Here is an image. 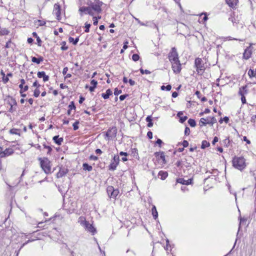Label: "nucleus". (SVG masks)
I'll return each instance as SVG.
<instances>
[{"mask_svg":"<svg viewBox=\"0 0 256 256\" xmlns=\"http://www.w3.org/2000/svg\"><path fill=\"white\" fill-rule=\"evenodd\" d=\"M79 121L78 120H76L75 122H74L72 124L74 130H77L78 128V124H79Z\"/></svg>","mask_w":256,"mask_h":256,"instance_id":"nucleus-42","label":"nucleus"},{"mask_svg":"<svg viewBox=\"0 0 256 256\" xmlns=\"http://www.w3.org/2000/svg\"><path fill=\"white\" fill-rule=\"evenodd\" d=\"M226 2L230 7L234 8L237 4L238 0H226Z\"/></svg>","mask_w":256,"mask_h":256,"instance_id":"nucleus-20","label":"nucleus"},{"mask_svg":"<svg viewBox=\"0 0 256 256\" xmlns=\"http://www.w3.org/2000/svg\"><path fill=\"white\" fill-rule=\"evenodd\" d=\"M232 166L242 171L246 166V160L242 156H234L232 160Z\"/></svg>","mask_w":256,"mask_h":256,"instance_id":"nucleus-2","label":"nucleus"},{"mask_svg":"<svg viewBox=\"0 0 256 256\" xmlns=\"http://www.w3.org/2000/svg\"><path fill=\"white\" fill-rule=\"evenodd\" d=\"M120 160L118 155H114L109 166V170H114L118 164Z\"/></svg>","mask_w":256,"mask_h":256,"instance_id":"nucleus-10","label":"nucleus"},{"mask_svg":"<svg viewBox=\"0 0 256 256\" xmlns=\"http://www.w3.org/2000/svg\"><path fill=\"white\" fill-rule=\"evenodd\" d=\"M116 133L117 129L116 127H112L108 129L105 134V136L108 138L107 140H109L115 138L116 136Z\"/></svg>","mask_w":256,"mask_h":256,"instance_id":"nucleus-9","label":"nucleus"},{"mask_svg":"<svg viewBox=\"0 0 256 256\" xmlns=\"http://www.w3.org/2000/svg\"><path fill=\"white\" fill-rule=\"evenodd\" d=\"M248 93V90L247 88V86H242L239 88L238 94L240 96H245Z\"/></svg>","mask_w":256,"mask_h":256,"instance_id":"nucleus-19","label":"nucleus"},{"mask_svg":"<svg viewBox=\"0 0 256 256\" xmlns=\"http://www.w3.org/2000/svg\"><path fill=\"white\" fill-rule=\"evenodd\" d=\"M68 172V168H60L58 172L56 174L57 178H60L66 175Z\"/></svg>","mask_w":256,"mask_h":256,"instance_id":"nucleus-15","label":"nucleus"},{"mask_svg":"<svg viewBox=\"0 0 256 256\" xmlns=\"http://www.w3.org/2000/svg\"><path fill=\"white\" fill-rule=\"evenodd\" d=\"M168 58L170 62L178 60V55L175 47L172 48L168 54Z\"/></svg>","mask_w":256,"mask_h":256,"instance_id":"nucleus-5","label":"nucleus"},{"mask_svg":"<svg viewBox=\"0 0 256 256\" xmlns=\"http://www.w3.org/2000/svg\"><path fill=\"white\" fill-rule=\"evenodd\" d=\"M91 8L89 6H82L79 8L80 14L81 16H83V14H90Z\"/></svg>","mask_w":256,"mask_h":256,"instance_id":"nucleus-16","label":"nucleus"},{"mask_svg":"<svg viewBox=\"0 0 256 256\" xmlns=\"http://www.w3.org/2000/svg\"><path fill=\"white\" fill-rule=\"evenodd\" d=\"M91 24H88V22L85 23V30L84 32H90V27Z\"/></svg>","mask_w":256,"mask_h":256,"instance_id":"nucleus-43","label":"nucleus"},{"mask_svg":"<svg viewBox=\"0 0 256 256\" xmlns=\"http://www.w3.org/2000/svg\"><path fill=\"white\" fill-rule=\"evenodd\" d=\"M92 20H93V21H94L93 24L94 26H96L98 24V20L97 17L96 16H93Z\"/></svg>","mask_w":256,"mask_h":256,"instance_id":"nucleus-56","label":"nucleus"},{"mask_svg":"<svg viewBox=\"0 0 256 256\" xmlns=\"http://www.w3.org/2000/svg\"><path fill=\"white\" fill-rule=\"evenodd\" d=\"M248 75L250 78L255 77L256 74H255L254 71L253 70L250 69L248 72Z\"/></svg>","mask_w":256,"mask_h":256,"instance_id":"nucleus-40","label":"nucleus"},{"mask_svg":"<svg viewBox=\"0 0 256 256\" xmlns=\"http://www.w3.org/2000/svg\"><path fill=\"white\" fill-rule=\"evenodd\" d=\"M2 82L4 84H6L9 80L7 76H4V77L2 78Z\"/></svg>","mask_w":256,"mask_h":256,"instance_id":"nucleus-57","label":"nucleus"},{"mask_svg":"<svg viewBox=\"0 0 256 256\" xmlns=\"http://www.w3.org/2000/svg\"><path fill=\"white\" fill-rule=\"evenodd\" d=\"M158 176H160V179L164 180L168 177V174L166 172L160 170L159 172Z\"/></svg>","mask_w":256,"mask_h":256,"instance_id":"nucleus-27","label":"nucleus"},{"mask_svg":"<svg viewBox=\"0 0 256 256\" xmlns=\"http://www.w3.org/2000/svg\"><path fill=\"white\" fill-rule=\"evenodd\" d=\"M154 156L157 158L158 160H162L163 164H166V160L164 152H156L154 153Z\"/></svg>","mask_w":256,"mask_h":256,"instance_id":"nucleus-13","label":"nucleus"},{"mask_svg":"<svg viewBox=\"0 0 256 256\" xmlns=\"http://www.w3.org/2000/svg\"><path fill=\"white\" fill-rule=\"evenodd\" d=\"M172 70L175 74H179L182 70L180 61L177 60L171 62Z\"/></svg>","mask_w":256,"mask_h":256,"instance_id":"nucleus-11","label":"nucleus"},{"mask_svg":"<svg viewBox=\"0 0 256 256\" xmlns=\"http://www.w3.org/2000/svg\"><path fill=\"white\" fill-rule=\"evenodd\" d=\"M107 193L108 196L110 198H112L114 199H116V196L118 195L119 193V190L118 188H114L112 186H108L107 188Z\"/></svg>","mask_w":256,"mask_h":256,"instance_id":"nucleus-7","label":"nucleus"},{"mask_svg":"<svg viewBox=\"0 0 256 256\" xmlns=\"http://www.w3.org/2000/svg\"><path fill=\"white\" fill-rule=\"evenodd\" d=\"M194 66L198 74H202L204 72L205 68L202 58H197L195 59Z\"/></svg>","mask_w":256,"mask_h":256,"instance_id":"nucleus-4","label":"nucleus"},{"mask_svg":"<svg viewBox=\"0 0 256 256\" xmlns=\"http://www.w3.org/2000/svg\"><path fill=\"white\" fill-rule=\"evenodd\" d=\"M4 154V157L12 154L14 152L12 148H6L4 151L2 152Z\"/></svg>","mask_w":256,"mask_h":256,"instance_id":"nucleus-30","label":"nucleus"},{"mask_svg":"<svg viewBox=\"0 0 256 256\" xmlns=\"http://www.w3.org/2000/svg\"><path fill=\"white\" fill-rule=\"evenodd\" d=\"M60 10H60V5L58 4H56L54 6V12L56 15V18L58 20H60L61 18Z\"/></svg>","mask_w":256,"mask_h":256,"instance_id":"nucleus-14","label":"nucleus"},{"mask_svg":"<svg viewBox=\"0 0 256 256\" xmlns=\"http://www.w3.org/2000/svg\"><path fill=\"white\" fill-rule=\"evenodd\" d=\"M83 169L84 170H88L90 172L92 170V167L91 166L88 165L87 163H84L82 164Z\"/></svg>","mask_w":256,"mask_h":256,"instance_id":"nucleus-31","label":"nucleus"},{"mask_svg":"<svg viewBox=\"0 0 256 256\" xmlns=\"http://www.w3.org/2000/svg\"><path fill=\"white\" fill-rule=\"evenodd\" d=\"M147 136L149 139H152V132L150 131H149L147 133Z\"/></svg>","mask_w":256,"mask_h":256,"instance_id":"nucleus-58","label":"nucleus"},{"mask_svg":"<svg viewBox=\"0 0 256 256\" xmlns=\"http://www.w3.org/2000/svg\"><path fill=\"white\" fill-rule=\"evenodd\" d=\"M128 82L130 86H133L136 84L135 82L132 79H130Z\"/></svg>","mask_w":256,"mask_h":256,"instance_id":"nucleus-63","label":"nucleus"},{"mask_svg":"<svg viewBox=\"0 0 256 256\" xmlns=\"http://www.w3.org/2000/svg\"><path fill=\"white\" fill-rule=\"evenodd\" d=\"M190 128H189L188 127H187V126H186V127L185 128V130H184V134H185L186 136H188V135H189V134H190Z\"/></svg>","mask_w":256,"mask_h":256,"instance_id":"nucleus-50","label":"nucleus"},{"mask_svg":"<svg viewBox=\"0 0 256 256\" xmlns=\"http://www.w3.org/2000/svg\"><path fill=\"white\" fill-rule=\"evenodd\" d=\"M32 36L36 38L37 41V44L39 46H42V41L40 40V38L38 36V34L36 32H33L32 34Z\"/></svg>","mask_w":256,"mask_h":256,"instance_id":"nucleus-29","label":"nucleus"},{"mask_svg":"<svg viewBox=\"0 0 256 256\" xmlns=\"http://www.w3.org/2000/svg\"><path fill=\"white\" fill-rule=\"evenodd\" d=\"M112 91L110 90V89H108L106 90V93H102V96L104 98V99H108L109 96L112 95Z\"/></svg>","mask_w":256,"mask_h":256,"instance_id":"nucleus-26","label":"nucleus"},{"mask_svg":"<svg viewBox=\"0 0 256 256\" xmlns=\"http://www.w3.org/2000/svg\"><path fill=\"white\" fill-rule=\"evenodd\" d=\"M228 20L232 22L233 24L236 23L235 18L234 16H232V15L228 18Z\"/></svg>","mask_w":256,"mask_h":256,"instance_id":"nucleus-55","label":"nucleus"},{"mask_svg":"<svg viewBox=\"0 0 256 256\" xmlns=\"http://www.w3.org/2000/svg\"><path fill=\"white\" fill-rule=\"evenodd\" d=\"M25 84V80H24V79H21L20 80V84L19 85V88H20V89H22L23 88V86L24 84Z\"/></svg>","mask_w":256,"mask_h":256,"instance_id":"nucleus-54","label":"nucleus"},{"mask_svg":"<svg viewBox=\"0 0 256 256\" xmlns=\"http://www.w3.org/2000/svg\"><path fill=\"white\" fill-rule=\"evenodd\" d=\"M132 154V156L136 158H138V150L136 148H132L131 150Z\"/></svg>","mask_w":256,"mask_h":256,"instance_id":"nucleus-35","label":"nucleus"},{"mask_svg":"<svg viewBox=\"0 0 256 256\" xmlns=\"http://www.w3.org/2000/svg\"><path fill=\"white\" fill-rule=\"evenodd\" d=\"M146 120L148 122V124H147V126L148 127L150 128V127H152L153 126V123L152 122V116H148L146 118Z\"/></svg>","mask_w":256,"mask_h":256,"instance_id":"nucleus-33","label":"nucleus"},{"mask_svg":"<svg viewBox=\"0 0 256 256\" xmlns=\"http://www.w3.org/2000/svg\"><path fill=\"white\" fill-rule=\"evenodd\" d=\"M98 157L93 155H92L90 156V160H98Z\"/></svg>","mask_w":256,"mask_h":256,"instance_id":"nucleus-64","label":"nucleus"},{"mask_svg":"<svg viewBox=\"0 0 256 256\" xmlns=\"http://www.w3.org/2000/svg\"><path fill=\"white\" fill-rule=\"evenodd\" d=\"M7 102L10 106H16L17 104L16 100L10 96H8Z\"/></svg>","mask_w":256,"mask_h":256,"instance_id":"nucleus-25","label":"nucleus"},{"mask_svg":"<svg viewBox=\"0 0 256 256\" xmlns=\"http://www.w3.org/2000/svg\"><path fill=\"white\" fill-rule=\"evenodd\" d=\"M37 74L38 78H42L44 82H47L49 80L48 76L46 75L44 72H38Z\"/></svg>","mask_w":256,"mask_h":256,"instance_id":"nucleus-17","label":"nucleus"},{"mask_svg":"<svg viewBox=\"0 0 256 256\" xmlns=\"http://www.w3.org/2000/svg\"><path fill=\"white\" fill-rule=\"evenodd\" d=\"M241 100L242 103V104H244L246 103V98H245V96H241Z\"/></svg>","mask_w":256,"mask_h":256,"instance_id":"nucleus-60","label":"nucleus"},{"mask_svg":"<svg viewBox=\"0 0 256 256\" xmlns=\"http://www.w3.org/2000/svg\"><path fill=\"white\" fill-rule=\"evenodd\" d=\"M38 26H44L46 24V22L42 20H38Z\"/></svg>","mask_w":256,"mask_h":256,"instance_id":"nucleus-59","label":"nucleus"},{"mask_svg":"<svg viewBox=\"0 0 256 256\" xmlns=\"http://www.w3.org/2000/svg\"><path fill=\"white\" fill-rule=\"evenodd\" d=\"M52 140L54 142L58 145H61L62 142L64 140L62 138H59V136H54L52 138Z\"/></svg>","mask_w":256,"mask_h":256,"instance_id":"nucleus-22","label":"nucleus"},{"mask_svg":"<svg viewBox=\"0 0 256 256\" xmlns=\"http://www.w3.org/2000/svg\"><path fill=\"white\" fill-rule=\"evenodd\" d=\"M33 86H36L38 88L40 87V85L38 84V81L36 80L32 84Z\"/></svg>","mask_w":256,"mask_h":256,"instance_id":"nucleus-61","label":"nucleus"},{"mask_svg":"<svg viewBox=\"0 0 256 256\" xmlns=\"http://www.w3.org/2000/svg\"><path fill=\"white\" fill-rule=\"evenodd\" d=\"M209 118L210 120H209L208 118H201L200 121V126H206V124H210L212 126L214 123L216 122V118L214 117H210Z\"/></svg>","mask_w":256,"mask_h":256,"instance_id":"nucleus-8","label":"nucleus"},{"mask_svg":"<svg viewBox=\"0 0 256 256\" xmlns=\"http://www.w3.org/2000/svg\"><path fill=\"white\" fill-rule=\"evenodd\" d=\"M103 3L99 0L96 1L94 2H91L90 6L91 9H92L96 14H100L102 12V10L101 6Z\"/></svg>","mask_w":256,"mask_h":256,"instance_id":"nucleus-6","label":"nucleus"},{"mask_svg":"<svg viewBox=\"0 0 256 256\" xmlns=\"http://www.w3.org/2000/svg\"><path fill=\"white\" fill-rule=\"evenodd\" d=\"M163 144V142L160 139V138H158V140H156V144H158V146L160 148H161L162 147V144Z\"/></svg>","mask_w":256,"mask_h":256,"instance_id":"nucleus-49","label":"nucleus"},{"mask_svg":"<svg viewBox=\"0 0 256 256\" xmlns=\"http://www.w3.org/2000/svg\"><path fill=\"white\" fill-rule=\"evenodd\" d=\"M252 44L248 46L247 47L243 54V58L245 60L249 59L252 56Z\"/></svg>","mask_w":256,"mask_h":256,"instance_id":"nucleus-12","label":"nucleus"},{"mask_svg":"<svg viewBox=\"0 0 256 256\" xmlns=\"http://www.w3.org/2000/svg\"><path fill=\"white\" fill-rule=\"evenodd\" d=\"M128 94H125L123 95L120 96L119 98L120 101L124 100L126 97H128Z\"/></svg>","mask_w":256,"mask_h":256,"instance_id":"nucleus-51","label":"nucleus"},{"mask_svg":"<svg viewBox=\"0 0 256 256\" xmlns=\"http://www.w3.org/2000/svg\"><path fill=\"white\" fill-rule=\"evenodd\" d=\"M43 146L44 148L48 150L47 154H50L51 152L52 151V148L50 146H46V144H44Z\"/></svg>","mask_w":256,"mask_h":256,"instance_id":"nucleus-41","label":"nucleus"},{"mask_svg":"<svg viewBox=\"0 0 256 256\" xmlns=\"http://www.w3.org/2000/svg\"><path fill=\"white\" fill-rule=\"evenodd\" d=\"M256 120V115H253L250 118V122L254 123Z\"/></svg>","mask_w":256,"mask_h":256,"instance_id":"nucleus-62","label":"nucleus"},{"mask_svg":"<svg viewBox=\"0 0 256 256\" xmlns=\"http://www.w3.org/2000/svg\"><path fill=\"white\" fill-rule=\"evenodd\" d=\"M79 40V37H77L76 38L74 39L72 37H69L68 41L72 43L73 44L76 45Z\"/></svg>","mask_w":256,"mask_h":256,"instance_id":"nucleus-32","label":"nucleus"},{"mask_svg":"<svg viewBox=\"0 0 256 256\" xmlns=\"http://www.w3.org/2000/svg\"><path fill=\"white\" fill-rule=\"evenodd\" d=\"M43 60L44 58L42 56H40L38 58H36L34 56L32 57V61L36 64H40Z\"/></svg>","mask_w":256,"mask_h":256,"instance_id":"nucleus-23","label":"nucleus"},{"mask_svg":"<svg viewBox=\"0 0 256 256\" xmlns=\"http://www.w3.org/2000/svg\"><path fill=\"white\" fill-rule=\"evenodd\" d=\"M152 216L154 217V220H156L158 218V212H157L156 207L155 206H152Z\"/></svg>","mask_w":256,"mask_h":256,"instance_id":"nucleus-28","label":"nucleus"},{"mask_svg":"<svg viewBox=\"0 0 256 256\" xmlns=\"http://www.w3.org/2000/svg\"><path fill=\"white\" fill-rule=\"evenodd\" d=\"M172 88V86L170 84H168L166 86H161V90H166L167 91H170Z\"/></svg>","mask_w":256,"mask_h":256,"instance_id":"nucleus-37","label":"nucleus"},{"mask_svg":"<svg viewBox=\"0 0 256 256\" xmlns=\"http://www.w3.org/2000/svg\"><path fill=\"white\" fill-rule=\"evenodd\" d=\"M19 130L16 128H12L10 130V132L12 134H20L18 133Z\"/></svg>","mask_w":256,"mask_h":256,"instance_id":"nucleus-44","label":"nucleus"},{"mask_svg":"<svg viewBox=\"0 0 256 256\" xmlns=\"http://www.w3.org/2000/svg\"><path fill=\"white\" fill-rule=\"evenodd\" d=\"M188 123L192 127H194L196 125V122L194 120L190 118L188 120Z\"/></svg>","mask_w":256,"mask_h":256,"instance_id":"nucleus-36","label":"nucleus"},{"mask_svg":"<svg viewBox=\"0 0 256 256\" xmlns=\"http://www.w3.org/2000/svg\"><path fill=\"white\" fill-rule=\"evenodd\" d=\"M210 144L209 142H207L206 140H202V145H201V148L204 149L206 148H208L210 146Z\"/></svg>","mask_w":256,"mask_h":256,"instance_id":"nucleus-34","label":"nucleus"},{"mask_svg":"<svg viewBox=\"0 0 256 256\" xmlns=\"http://www.w3.org/2000/svg\"><path fill=\"white\" fill-rule=\"evenodd\" d=\"M140 58V56L138 54H134L132 56V60L134 61V62H136L138 61Z\"/></svg>","mask_w":256,"mask_h":256,"instance_id":"nucleus-45","label":"nucleus"},{"mask_svg":"<svg viewBox=\"0 0 256 256\" xmlns=\"http://www.w3.org/2000/svg\"><path fill=\"white\" fill-rule=\"evenodd\" d=\"M90 84H92V86L96 87V85L98 84V82L95 80H92L90 82Z\"/></svg>","mask_w":256,"mask_h":256,"instance_id":"nucleus-52","label":"nucleus"},{"mask_svg":"<svg viewBox=\"0 0 256 256\" xmlns=\"http://www.w3.org/2000/svg\"><path fill=\"white\" fill-rule=\"evenodd\" d=\"M68 110L67 112V114L68 116L70 115L71 114V110H75L76 108L75 104L74 102L72 101L70 102V104L68 105Z\"/></svg>","mask_w":256,"mask_h":256,"instance_id":"nucleus-24","label":"nucleus"},{"mask_svg":"<svg viewBox=\"0 0 256 256\" xmlns=\"http://www.w3.org/2000/svg\"><path fill=\"white\" fill-rule=\"evenodd\" d=\"M40 94V91L38 88H36L34 92V96L36 98H38Z\"/></svg>","mask_w":256,"mask_h":256,"instance_id":"nucleus-47","label":"nucleus"},{"mask_svg":"<svg viewBox=\"0 0 256 256\" xmlns=\"http://www.w3.org/2000/svg\"><path fill=\"white\" fill-rule=\"evenodd\" d=\"M78 222L84 227L86 230L92 233V235H94L96 233V228L92 224H90L88 221L86 220L84 217L80 216L78 218Z\"/></svg>","mask_w":256,"mask_h":256,"instance_id":"nucleus-1","label":"nucleus"},{"mask_svg":"<svg viewBox=\"0 0 256 256\" xmlns=\"http://www.w3.org/2000/svg\"><path fill=\"white\" fill-rule=\"evenodd\" d=\"M40 162V167L46 174L51 173L50 162L47 158H38Z\"/></svg>","mask_w":256,"mask_h":256,"instance_id":"nucleus-3","label":"nucleus"},{"mask_svg":"<svg viewBox=\"0 0 256 256\" xmlns=\"http://www.w3.org/2000/svg\"><path fill=\"white\" fill-rule=\"evenodd\" d=\"M9 33V31L6 28H3L0 30V36L7 35Z\"/></svg>","mask_w":256,"mask_h":256,"instance_id":"nucleus-38","label":"nucleus"},{"mask_svg":"<svg viewBox=\"0 0 256 256\" xmlns=\"http://www.w3.org/2000/svg\"><path fill=\"white\" fill-rule=\"evenodd\" d=\"M182 144L183 146V148H186L188 146V142L187 140H184L182 142Z\"/></svg>","mask_w":256,"mask_h":256,"instance_id":"nucleus-53","label":"nucleus"},{"mask_svg":"<svg viewBox=\"0 0 256 256\" xmlns=\"http://www.w3.org/2000/svg\"><path fill=\"white\" fill-rule=\"evenodd\" d=\"M182 114H183L182 112H179L177 114V116L180 118L179 121L180 123H184L188 119L187 116H182Z\"/></svg>","mask_w":256,"mask_h":256,"instance_id":"nucleus-21","label":"nucleus"},{"mask_svg":"<svg viewBox=\"0 0 256 256\" xmlns=\"http://www.w3.org/2000/svg\"><path fill=\"white\" fill-rule=\"evenodd\" d=\"M140 72L142 74H150L151 72L147 70H144L142 68L140 69Z\"/></svg>","mask_w":256,"mask_h":256,"instance_id":"nucleus-46","label":"nucleus"},{"mask_svg":"<svg viewBox=\"0 0 256 256\" xmlns=\"http://www.w3.org/2000/svg\"><path fill=\"white\" fill-rule=\"evenodd\" d=\"M122 92V90H118V88H116L114 91V94L115 96H118Z\"/></svg>","mask_w":256,"mask_h":256,"instance_id":"nucleus-48","label":"nucleus"},{"mask_svg":"<svg viewBox=\"0 0 256 256\" xmlns=\"http://www.w3.org/2000/svg\"><path fill=\"white\" fill-rule=\"evenodd\" d=\"M192 179L190 178L188 180H185L183 178H179L176 180V182L182 184L188 185L192 183Z\"/></svg>","mask_w":256,"mask_h":256,"instance_id":"nucleus-18","label":"nucleus"},{"mask_svg":"<svg viewBox=\"0 0 256 256\" xmlns=\"http://www.w3.org/2000/svg\"><path fill=\"white\" fill-rule=\"evenodd\" d=\"M66 42L65 41H63L62 42L61 44L62 45L61 46V50H66L68 49V46H66Z\"/></svg>","mask_w":256,"mask_h":256,"instance_id":"nucleus-39","label":"nucleus"}]
</instances>
